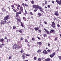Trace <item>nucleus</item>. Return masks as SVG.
<instances>
[{"label": "nucleus", "instance_id": "nucleus-2", "mask_svg": "<svg viewBox=\"0 0 61 61\" xmlns=\"http://www.w3.org/2000/svg\"><path fill=\"white\" fill-rule=\"evenodd\" d=\"M9 16L7 15L5 17H4V20H5V21H1L0 22V24L1 25H5V23H6V20H7V19H9Z\"/></svg>", "mask_w": 61, "mask_h": 61}, {"label": "nucleus", "instance_id": "nucleus-60", "mask_svg": "<svg viewBox=\"0 0 61 61\" xmlns=\"http://www.w3.org/2000/svg\"><path fill=\"white\" fill-rule=\"evenodd\" d=\"M2 45H3V46H5V44H3V43H2Z\"/></svg>", "mask_w": 61, "mask_h": 61}, {"label": "nucleus", "instance_id": "nucleus-29", "mask_svg": "<svg viewBox=\"0 0 61 61\" xmlns=\"http://www.w3.org/2000/svg\"><path fill=\"white\" fill-rule=\"evenodd\" d=\"M34 0H32L31 1V4H34Z\"/></svg>", "mask_w": 61, "mask_h": 61}, {"label": "nucleus", "instance_id": "nucleus-61", "mask_svg": "<svg viewBox=\"0 0 61 61\" xmlns=\"http://www.w3.org/2000/svg\"><path fill=\"white\" fill-rule=\"evenodd\" d=\"M7 42H8V39L7 40Z\"/></svg>", "mask_w": 61, "mask_h": 61}, {"label": "nucleus", "instance_id": "nucleus-28", "mask_svg": "<svg viewBox=\"0 0 61 61\" xmlns=\"http://www.w3.org/2000/svg\"><path fill=\"white\" fill-rule=\"evenodd\" d=\"M18 13L19 15H20L22 14V12H21V11H20L19 12H18Z\"/></svg>", "mask_w": 61, "mask_h": 61}, {"label": "nucleus", "instance_id": "nucleus-46", "mask_svg": "<svg viewBox=\"0 0 61 61\" xmlns=\"http://www.w3.org/2000/svg\"><path fill=\"white\" fill-rule=\"evenodd\" d=\"M47 7H48V8H50V5H47Z\"/></svg>", "mask_w": 61, "mask_h": 61}, {"label": "nucleus", "instance_id": "nucleus-35", "mask_svg": "<svg viewBox=\"0 0 61 61\" xmlns=\"http://www.w3.org/2000/svg\"><path fill=\"white\" fill-rule=\"evenodd\" d=\"M32 39L33 41H35V38L34 37L32 38Z\"/></svg>", "mask_w": 61, "mask_h": 61}, {"label": "nucleus", "instance_id": "nucleus-49", "mask_svg": "<svg viewBox=\"0 0 61 61\" xmlns=\"http://www.w3.org/2000/svg\"><path fill=\"white\" fill-rule=\"evenodd\" d=\"M44 30H45L46 32L47 30H46V29L45 28L44 29Z\"/></svg>", "mask_w": 61, "mask_h": 61}, {"label": "nucleus", "instance_id": "nucleus-18", "mask_svg": "<svg viewBox=\"0 0 61 61\" xmlns=\"http://www.w3.org/2000/svg\"><path fill=\"white\" fill-rule=\"evenodd\" d=\"M43 36L44 37H46L47 36V35L45 34H44L43 35Z\"/></svg>", "mask_w": 61, "mask_h": 61}, {"label": "nucleus", "instance_id": "nucleus-56", "mask_svg": "<svg viewBox=\"0 0 61 61\" xmlns=\"http://www.w3.org/2000/svg\"><path fill=\"white\" fill-rule=\"evenodd\" d=\"M25 14H27V12L26 10H25Z\"/></svg>", "mask_w": 61, "mask_h": 61}, {"label": "nucleus", "instance_id": "nucleus-13", "mask_svg": "<svg viewBox=\"0 0 61 61\" xmlns=\"http://www.w3.org/2000/svg\"><path fill=\"white\" fill-rule=\"evenodd\" d=\"M50 60H51L50 58H48L45 59V61H50Z\"/></svg>", "mask_w": 61, "mask_h": 61}, {"label": "nucleus", "instance_id": "nucleus-38", "mask_svg": "<svg viewBox=\"0 0 61 61\" xmlns=\"http://www.w3.org/2000/svg\"><path fill=\"white\" fill-rule=\"evenodd\" d=\"M30 15H33V13L32 12H30Z\"/></svg>", "mask_w": 61, "mask_h": 61}, {"label": "nucleus", "instance_id": "nucleus-51", "mask_svg": "<svg viewBox=\"0 0 61 61\" xmlns=\"http://www.w3.org/2000/svg\"><path fill=\"white\" fill-rule=\"evenodd\" d=\"M44 24H47V22H46V21H44Z\"/></svg>", "mask_w": 61, "mask_h": 61}, {"label": "nucleus", "instance_id": "nucleus-37", "mask_svg": "<svg viewBox=\"0 0 61 61\" xmlns=\"http://www.w3.org/2000/svg\"><path fill=\"white\" fill-rule=\"evenodd\" d=\"M2 47H3V46H2V44L0 45V48H2Z\"/></svg>", "mask_w": 61, "mask_h": 61}, {"label": "nucleus", "instance_id": "nucleus-33", "mask_svg": "<svg viewBox=\"0 0 61 61\" xmlns=\"http://www.w3.org/2000/svg\"><path fill=\"white\" fill-rule=\"evenodd\" d=\"M16 28V27L15 26H13V29H15Z\"/></svg>", "mask_w": 61, "mask_h": 61}, {"label": "nucleus", "instance_id": "nucleus-53", "mask_svg": "<svg viewBox=\"0 0 61 61\" xmlns=\"http://www.w3.org/2000/svg\"><path fill=\"white\" fill-rule=\"evenodd\" d=\"M4 38H5V39H7V37H6V36Z\"/></svg>", "mask_w": 61, "mask_h": 61}, {"label": "nucleus", "instance_id": "nucleus-34", "mask_svg": "<svg viewBox=\"0 0 61 61\" xmlns=\"http://www.w3.org/2000/svg\"><path fill=\"white\" fill-rule=\"evenodd\" d=\"M36 9L34 10V12H36V11H37V9Z\"/></svg>", "mask_w": 61, "mask_h": 61}, {"label": "nucleus", "instance_id": "nucleus-43", "mask_svg": "<svg viewBox=\"0 0 61 61\" xmlns=\"http://www.w3.org/2000/svg\"><path fill=\"white\" fill-rule=\"evenodd\" d=\"M25 6H28V5H27L26 4H25Z\"/></svg>", "mask_w": 61, "mask_h": 61}, {"label": "nucleus", "instance_id": "nucleus-15", "mask_svg": "<svg viewBox=\"0 0 61 61\" xmlns=\"http://www.w3.org/2000/svg\"><path fill=\"white\" fill-rule=\"evenodd\" d=\"M54 31V30H51L50 31V33H53Z\"/></svg>", "mask_w": 61, "mask_h": 61}, {"label": "nucleus", "instance_id": "nucleus-64", "mask_svg": "<svg viewBox=\"0 0 61 61\" xmlns=\"http://www.w3.org/2000/svg\"><path fill=\"white\" fill-rule=\"evenodd\" d=\"M25 61H28L27 60H25Z\"/></svg>", "mask_w": 61, "mask_h": 61}, {"label": "nucleus", "instance_id": "nucleus-44", "mask_svg": "<svg viewBox=\"0 0 61 61\" xmlns=\"http://www.w3.org/2000/svg\"><path fill=\"white\" fill-rule=\"evenodd\" d=\"M34 60H36V57H34Z\"/></svg>", "mask_w": 61, "mask_h": 61}, {"label": "nucleus", "instance_id": "nucleus-12", "mask_svg": "<svg viewBox=\"0 0 61 61\" xmlns=\"http://www.w3.org/2000/svg\"><path fill=\"white\" fill-rule=\"evenodd\" d=\"M25 53H23V54H22V59L24 60V59H25Z\"/></svg>", "mask_w": 61, "mask_h": 61}, {"label": "nucleus", "instance_id": "nucleus-30", "mask_svg": "<svg viewBox=\"0 0 61 61\" xmlns=\"http://www.w3.org/2000/svg\"><path fill=\"white\" fill-rule=\"evenodd\" d=\"M24 51L23 50H21L20 51V53H24Z\"/></svg>", "mask_w": 61, "mask_h": 61}, {"label": "nucleus", "instance_id": "nucleus-4", "mask_svg": "<svg viewBox=\"0 0 61 61\" xmlns=\"http://www.w3.org/2000/svg\"><path fill=\"white\" fill-rule=\"evenodd\" d=\"M19 47H20L19 45H17L16 44H15L13 45L12 48L13 49H15L16 48L17 49L18 48H19Z\"/></svg>", "mask_w": 61, "mask_h": 61}, {"label": "nucleus", "instance_id": "nucleus-26", "mask_svg": "<svg viewBox=\"0 0 61 61\" xmlns=\"http://www.w3.org/2000/svg\"><path fill=\"white\" fill-rule=\"evenodd\" d=\"M12 9L13 10V11L14 12H16V10L15 9H14L13 8H12Z\"/></svg>", "mask_w": 61, "mask_h": 61}, {"label": "nucleus", "instance_id": "nucleus-50", "mask_svg": "<svg viewBox=\"0 0 61 61\" xmlns=\"http://www.w3.org/2000/svg\"><path fill=\"white\" fill-rule=\"evenodd\" d=\"M22 5H23V6L25 5V3H22Z\"/></svg>", "mask_w": 61, "mask_h": 61}, {"label": "nucleus", "instance_id": "nucleus-24", "mask_svg": "<svg viewBox=\"0 0 61 61\" xmlns=\"http://www.w3.org/2000/svg\"><path fill=\"white\" fill-rule=\"evenodd\" d=\"M58 57L59 59H60V60H61V56H58Z\"/></svg>", "mask_w": 61, "mask_h": 61}, {"label": "nucleus", "instance_id": "nucleus-47", "mask_svg": "<svg viewBox=\"0 0 61 61\" xmlns=\"http://www.w3.org/2000/svg\"><path fill=\"white\" fill-rule=\"evenodd\" d=\"M37 38H38V39H39V40H40L41 39H40V37H37Z\"/></svg>", "mask_w": 61, "mask_h": 61}, {"label": "nucleus", "instance_id": "nucleus-6", "mask_svg": "<svg viewBox=\"0 0 61 61\" xmlns=\"http://www.w3.org/2000/svg\"><path fill=\"white\" fill-rule=\"evenodd\" d=\"M42 53L43 54H45V55H47L48 54V52L47 51H46V50H44L42 52Z\"/></svg>", "mask_w": 61, "mask_h": 61}, {"label": "nucleus", "instance_id": "nucleus-40", "mask_svg": "<svg viewBox=\"0 0 61 61\" xmlns=\"http://www.w3.org/2000/svg\"><path fill=\"white\" fill-rule=\"evenodd\" d=\"M46 32L47 34H49V31H48V30H47L46 31Z\"/></svg>", "mask_w": 61, "mask_h": 61}, {"label": "nucleus", "instance_id": "nucleus-22", "mask_svg": "<svg viewBox=\"0 0 61 61\" xmlns=\"http://www.w3.org/2000/svg\"><path fill=\"white\" fill-rule=\"evenodd\" d=\"M16 16H19V14H18V12H17V11H16Z\"/></svg>", "mask_w": 61, "mask_h": 61}, {"label": "nucleus", "instance_id": "nucleus-1", "mask_svg": "<svg viewBox=\"0 0 61 61\" xmlns=\"http://www.w3.org/2000/svg\"><path fill=\"white\" fill-rule=\"evenodd\" d=\"M32 7L33 8H35V9H40V11L41 12H42L43 11V8L40 6L37 5H32Z\"/></svg>", "mask_w": 61, "mask_h": 61}, {"label": "nucleus", "instance_id": "nucleus-32", "mask_svg": "<svg viewBox=\"0 0 61 61\" xmlns=\"http://www.w3.org/2000/svg\"><path fill=\"white\" fill-rule=\"evenodd\" d=\"M19 32H20V33H23V31H22V30H19Z\"/></svg>", "mask_w": 61, "mask_h": 61}, {"label": "nucleus", "instance_id": "nucleus-11", "mask_svg": "<svg viewBox=\"0 0 61 61\" xmlns=\"http://www.w3.org/2000/svg\"><path fill=\"white\" fill-rule=\"evenodd\" d=\"M55 15H56V16H58L59 15L58 14V12L57 11H56L55 12Z\"/></svg>", "mask_w": 61, "mask_h": 61}, {"label": "nucleus", "instance_id": "nucleus-23", "mask_svg": "<svg viewBox=\"0 0 61 61\" xmlns=\"http://www.w3.org/2000/svg\"><path fill=\"white\" fill-rule=\"evenodd\" d=\"M25 55L26 56H30V55L29 54H26L25 53Z\"/></svg>", "mask_w": 61, "mask_h": 61}, {"label": "nucleus", "instance_id": "nucleus-21", "mask_svg": "<svg viewBox=\"0 0 61 61\" xmlns=\"http://www.w3.org/2000/svg\"><path fill=\"white\" fill-rule=\"evenodd\" d=\"M38 15L39 16H41V15H42V14L39 13H38Z\"/></svg>", "mask_w": 61, "mask_h": 61}, {"label": "nucleus", "instance_id": "nucleus-36", "mask_svg": "<svg viewBox=\"0 0 61 61\" xmlns=\"http://www.w3.org/2000/svg\"><path fill=\"white\" fill-rule=\"evenodd\" d=\"M45 5H46V4H47V1H46L45 0Z\"/></svg>", "mask_w": 61, "mask_h": 61}, {"label": "nucleus", "instance_id": "nucleus-48", "mask_svg": "<svg viewBox=\"0 0 61 61\" xmlns=\"http://www.w3.org/2000/svg\"><path fill=\"white\" fill-rule=\"evenodd\" d=\"M47 51L48 52H50V50H49V49H48V50H47Z\"/></svg>", "mask_w": 61, "mask_h": 61}, {"label": "nucleus", "instance_id": "nucleus-10", "mask_svg": "<svg viewBox=\"0 0 61 61\" xmlns=\"http://www.w3.org/2000/svg\"><path fill=\"white\" fill-rule=\"evenodd\" d=\"M0 42L1 43H3H3H5V41L4 40V39L3 38H2L0 40Z\"/></svg>", "mask_w": 61, "mask_h": 61}, {"label": "nucleus", "instance_id": "nucleus-52", "mask_svg": "<svg viewBox=\"0 0 61 61\" xmlns=\"http://www.w3.org/2000/svg\"><path fill=\"white\" fill-rule=\"evenodd\" d=\"M39 33H41V30H39Z\"/></svg>", "mask_w": 61, "mask_h": 61}, {"label": "nucleus", "instance_id": "nucleus-5", "mask_svg": "<svg viewBox=\"0 0 61 61\" xmlns=\"http://www.w3.org/2000/svg\"><path fill=\"white\" fill-rule=\"evenodd\" d=\"M52 25H51L52 27H53V28H55V27L56 26V25H55V23L54 22H53L52 23Z\"/></svg>", "mask_w": 61, "mask_h": 61}, {"label": "nucleus", "instance_id": "nucleus-27", "mask_svg": "<svg viewBox=\"0 0 61 61\" xmlns=\"http://www.w3.org/2000/svg\"><path fill=\"white\" fill-rule=\"evenodd\" d=\"M57 38H58V37H56L54 39L55 41H57Z\"/></svg>", "mask_w": 61, "mask_h": 61}, {"label": "nucleus", "instance_id": "nucleus-55", "mask_svg": "<svg viewBox=\"0 0 61 61\" xmlns=\"http://www.w3.org/2000/svg\"><path fill=\"white\" fill-rule=\"evenodd\" d=\"M27 45L28 46H29V47H30V45H29V44H27Z\"/></svg>", "mask_w": 61, "mask_h": 61}, {"label": "nucleus", "instance_id": "nucleus-8", "mask_svg": "<svg viewBox=\"0 0 61 61\" xmlns=\"http://www.w3.org/2000/svg\"><path fill=\"white\" fill-rule=\"evenodd\" d=\"M56 55V53H53L52 54H51L50 55V57L51 58H52L54 56Z\"/></svg>", "mask_w": 61, "mask_h": 61}, {"label": "nucleus", "instance_id": "nucleus-41", "mask_svg": "<svg viewBox=\"0 0 61 61\" xmlns=\"http://www.w3.org/2000/svg\"><path fill=\"white\" fill-rule=\"evenodd\" d=\"M57 26L58 27H60V25H59L58 24H57Z\"/></svg>", "mask_w": 61, "mask_h": 61}, {"label": "nucleus", "instance_id": "nucleus-20", "mask_svg": "<svg viewBox=\"0 0 61 61\" xmlns=\"http://www.w3.org/2000/svg\"><path fill=\"white\" fill-rule=\"evenodd\" d=\"M11 7H12V8H15V6L14 5H11Z\"/></svg>", "mask_w": 61, "mask_h": 61}, {"label": "nucleus", "instance_id": "nucleus-45", "mask_svg": "<svg viewBox=\"0 0 61 61\" xmlns=\"http://www.w3.org/2000/svg\"><path fill=\"white\" fill-rule=\"evenodd\" d=\"M44 5H45V3H42V6H44Z\"/></svg>", "mask_w": 61, "mask_h": 61}, {"label": "nucleus", "instance_id": "nucleus-62", "mask_svg": "<svg viewBox=\"0 0 61 61\" xmlns=\"http://www.w3.org/2000/svg\"><path fill=\"white\" fill-rule=\"evenodd\" d=\"M41 25H42V27H44V26H43V25L42 24Z\"/></svg>", "mask_w": 61, "mask_h": 61}, {"label": "nucleus", "instance_id": "nucleus-14", "mask_svg": "<svg viewBox=\"0 0 61 61\" xmlns=\"http://www.w3.org/2000/svg\"><path fill=\"white\" fill-rule=\"evenodd\" d=\"M25 43H29V42H28V41L27 39H25Z\"/></svg>", "mask_w": 61, "mask_h": 61}, {"label": "nucleus", "instance_id": "nucleus-9", "mask_svg": "<svg viewBox=\"0 0 61 61\" xmlns=\"http://www.w3.org/2000/svg\"><path fill=\"white\" fill-rule=\"evenodd\" d=\"M20 11H21L22 12H23V10H24V8H23V7L22 6H20Z\"/></svg>", "mask_w": 61, "mask_h": 61}, {"label": "nucleus", "instance_id": "nucleus-19", "mask_svg": "<svg viewBox=\"0 0 61 61\" xmlns=\"http://www.w3.org/2000/svg\"><path fill=\"white\" fill-rule=\"evenodd\" d=\"M37 44H38L39 45H41L42 44V42H38Z\"/></svg>", "mask_w": 61, "mask_h": 61}, {"label": "nucleus", "instance_id": "nucleus-16", "mask_svg": "<svg viewBox=\"0 0 61 61\" xmlns=\"http://www.w3.org/2000/svg\"><path fill=\"white\" fill-rule=\"evenodd\" d=\"M34 29H35V30L36 31H37V30H38L39 29V28H36L35 27L34 28Z\"/></svg>", "mask_w": 61, "mask_h": 61}, {"label": "nucleus", "instance_id": "nucleus-42", "mask_svg": "<svg viewBox=\"0 0 61 61\" xmlns=\"http://www.w3.org/2000/svg\"><path fill=\"white\" fill-rule=\"evenodd\" d=\"M9 59H11V56H10L8 58Z\"/></svg>", "mask_w": 61, "mask_h": 61}, {"label": "nucleus", "instance_id": "nucleus-58", "mask_svg": "<svg viewBox=\"0 0 61 61\" xmlns=\"http://www.w3.org/2000/svg\"><path fill=\"white\" fill-rule=\"evenodd\" d=\"M52 3H53V4H54V3H55V2H54V1H52Z\"/></svg>", "mask_w": 61, "mask_h": 61}, {"label": "nucleus", "instance_id": "nucleus-25", "mask_svg": "<svg viewBox=\"0 0 61 61\" xmlns=\"http://www.w3.org/2000/svg\"><path fill=\"white\" fill-rule=\"evenodd\" d=\"M41 50L40 49L38 50V51H37V53H40L41 52Z\"/></svg>", "mask_w": 61, "mask_h": 61}, {"label": "nucleus", "instance_id": "nucleus-39", "mask_svg": "<svg viewBox=\"0 0 61 61\" xmlns=\"http://www.w3.org/2000/svg\"><path fill=\"white\" fill-rule=\"evenodd\" d=\"M38 60L39 61H41V58H39L38 59Z\"/></svg>", "mask_w": 61, "mask_h": 61}, {"label": "nucleus", "instance_id": "nucleus-31", "mask_svg": "<svg viewBox=\"0 0 61 61\" xmlns=\"http://www.w3.org/2000/svg\"><path fill=\"white\" fill-rule=\"evenodd\" d=\"M20 39L21 40H24V38L23 37H21L20 38Z\"/></svg>", "mask_w": 61, "mask_h": 61}, {"label": "nucleus", "instance_id": "nucleus-17", "mask_svg": "<svg viewBox=\"0 0 61 61\" xmlns=\"http://www.w3.org/2000/svg\"><path fill=\"white\" fill-rule=\"evenodd\" d=\"M20 5L19 4H18V7H17V9L18 10H20V9L19 8V7H20Z\"/></svg>", "mask_w": 61, "mask_h": 61}, {"label": "nucleus", "instance_id": "nucleus-59", "mask_svg": "<svg viewBox=\"0 0 61 61\" xmlns=\"http://www.w3.org/2000/svg\"><path fill=\"white\" fill-rule=\"evenodd\" d=\"M45 8H46V9H47V7H46V6H45Z\"/></svg>", "mask_w": 61, "mask_h": 61}, {"label": "nucleus", "instance_id": "nucleus-7", "mask_svg": "<svg viewBox=\"0 0 61 61\" xmlns=\"http://www.w3.org/2000/svg\"><path fill=\"white\" fill-rule=\"evenodd\" d=\"M56 2L57 3L60 5H61V0H60V1L57 0H56Z\"/></svg>", "mask_w": 61, "mask_h": 61}, {"label": "nucleus", "instance_id": "nucleus-3", "mask_svg": "<svg viewBox=\"0 0 61 61\" xmlns=\"http://www.w3.org/2000/svg\"><path fill=\"white\" fill-rule=\"evenodd\" d=\"M16 19L17 21V22H20L21 25V26H22V27H24V26L23 25V23L21 22V20L20 19H18V18H16Z\"/></svg>", "mask_w": 61, "mask_h": 61}, {"label": "nucleus", "instance_id": "nucleus-63", "mask_svg": "<svg viewBox=\"0 0 61 61\" xmlns=\"http://www.w3.org/2000/svg\"><path fill=\"white\" fill-rule=\"evenodd\" d=\"M8 23L9 24L10 23V21H9Z\"/></svg>", "mask_w": 61, "mask_h": 61}, {"label": "nucleus", "instance_id": "nucleus-54", "mask_svg": "<svg viewBox=\"0 0 61 61\" xmlns=\"http://www.w3.org/2000/svg\"><path fill=\"white\" fill-rule=\"evenodd\" d=\"M48 46H49V47H50V43H48Z\"/></svg>", "mask_w": 61, "mask_h": 61}, {"label": "nucleus", "instance_id": "nucleus-57", "mask_svg": "<svg viewBox=\"0 0 61 61\" xmlns=\"http://www.w3.org/2000/svg\"><path fill=\"white\" fill-rule=\"evenodd\" d=\"M54 19L55 20H56V17H54Z\"/></svg>", "mask_w": 61, "mask_h": 61}]
</instances>
